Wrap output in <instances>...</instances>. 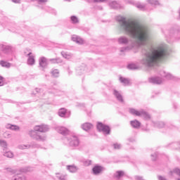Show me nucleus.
I'll use <instances>...</instances> for the list:
<instances>
[{
    "label": "nucleus",
    "instance_id": "nucleus-1",
    "mask_svg": "<svg viewBox=\"0 0 180 180\" xmlns=\"http://www.w3.org/2000/svg\"><path fill=\"white\" fill-rule=\"evenodd\" d=\"M116 20L119 22L120 30L134 40L129 46L120 48V53L130 51L134 46H143L141 53L145 57L141 63L146 67H154L169 57L171 49L168 45L161 44L153 47L147 44L151 39V31L148 27L134 20H127L122 16H117Z\"/></svg>",
    "mask_w": 180,
    "mask_h": 180
},
{
    "label": "nucleus",
    "instance_id": "nucleus-2",
    "mask_svg": "<svg viewBox=\"0 0 180 180\" xmlns=\"http://www.w3.org/2000/svg\"><path fill=\"white\" fill-rule=\"evenodd\" d=\"M49 127L45 124L36 125L34 127V130H30L28 131V134L30 137H32L34 140H37V141H45L46 136H41L37 131H39L40 133H46V131H49Z\"/></svg>",
    "mask_w": 180,
    "mask_h": 180
},
{
    "label": "nucleus",
    "instance_id": "nucleus-3",
    "mask_svg": "<svg viewBox=\"0 0 180 180\" xmlns=\"http://www.w3.org/2000/svg\"><path fill=\"white\" fill-rule=\"evenodd\" d=\"M63 141L70 147H78L79 146V139L75 136H66L63 139Z\"/></svg>",
    "mask_w": 180,
    "mask_h": 180
},
{
    "label": "nucleus",
    "instance_id": "nucleus-4",
    "mask_svg": "<svg viewBox=\"0 0 180 180\" xmlns=\"http://www.w3.org/2000/svg\"><path fill=\"white\" fill-rule=\"evenodd\" d=\"M0 50L4 54H13L15 51V48L11 45L0 44Z\"/></svg>",
    "mask_w": 180,
    "mask_h": 180
},
{
    "label": "nucleus",
    "instance_id": "nucleus-5",
    "mask_svg": "<svg viewBox=\"0 0 180 180\" xmlns=\"http://www.w3.org/2000/svg\"><path fill=\"white\" fill-rule=\"evenodd\" d=\"M97 129L98 131H103L104 134H110V127L108 125L103 124L102 122L98 123Z\"/></svg>",
    "mask_w": 180,
    "mask_h": 180
},
{
    "label": "nucleus",
    "instance_id": "nucleus-6",
    "mask_svg": "<svg viewBox=\"0 0 180 180\" xmlns=\"http://www.w3.org/2000/svg\"><path fill=\"white\" fill-rule=\"evenodd\" d=\"M49 65V59L44 56H41L39 59V67L41 68H46Z\"/></svg>",
    "mask_w": 180,
    "mask_h": 180
},
{
    "label": "nucleus",
    "instance_id": "nucleus-7",
    "mask_svg": "<svg viewBox=\"0 0 180 180\" xmlns=\"http://www.w3.org/2000/svg\"><path fill=\"white\" fill-rule=\"evenodd\" d=\"M148 82H150V84L160 85V84H162L163 80L161 77H153L148 79Z\"/></svg>",
    "mask_w": 180,
    "mask_h": 180
},
{
    "label": "nucleus",
    "instance_id": "nucleus-8",
    "mask_svg": "<svg viewBox=\"0 0 180 180\" xmlns=\"http://www.w3.org/2000/svg\"><path fill=\"white\" fill-rule=\"evenodd\" d=\"M118 43L126 46L130 43V39L126 36H121L118 38Z\"/></svg>",
    "mask_w": 180,
    "mask_h": 180
},
{
    "label": "nucleus",
    "instance_id": "nucleus-9",
    "mask_svg": "<svg viewBox=\"0 0 180 180\" xmlns=\"http://www.w3.org/2000/svg\"><path fill=\"white\" fill-rule=\"evenodd\" d=\"M56 130L58 133L63 134V136H67L68 134H70V130L64 127H58Z\"/></svg>",
    "mask_w": 180,
    "mask_h": 180
},
{
    "label": "nucleus",
    "instance_id": "nucleus-10",
    "mask_svg": "<svg viewBox=\"0 0 180 180\" xmlns=\"http://www.w3.org/2000/svg\"><path fill=\"white\" fill-rule=\"evenodd\" d=\"M27 64L28 65H34V56H33V53L32 52H30L28 54H27Z\"/></svg>",
    "mask_w": 180,
    "mask_h": 180
},
{
    "label": "nucleus",
    "instance_id": "nucleus-11",
    "mask_svg": "<svg viewBox=\"0 0 180 180\" xmlns=\"http://www.w3.org/2000/svg\"><path fill=\"white\" fill-rule=\"evenodd\" d=\"M127 3L130 4V5H134V6L141 11H144V8H146V5L141 4V3H134V1H128Z\"/></svg>",
    "mask_w": 180,
    "mask_h": 180
},
{
    "label": "nucleus",
    "instance_id": "nucleus-12",
    "mask_svg": "<svg viewBox=\"0 0 180 180\" xmlns=\"http://www.w3.org/2000/svg\"><path fill=\"white\" fill-rule=\"evenodd\" d=\"M102 171H103V167L102 166L96 165L92 169L94 175H99Z\"/></svg>",
    "mask_w": 180,
    "mask_h": 180
},
{
    "label": "nucleus",
    "instance_id": "nucleus-13",
    "mask_svg": "<svg viewBox=\"0 0 180 180\" xmlns=\"http://www.w3.org/2000/svg\"><path fill=\"white\" fill-rule=\"evenodd\" d=\"M113 95L115 96L116 99L119 101V102L123 103V96H122V94L120 93V91H117V90L113 91Z\"/></svg>",
    "mask_w": 180,
    "mask_h": 180
},
{
    "label": "nucleus",
    "instance_id": "nucleus-14",
    "mask_svg": "<svg viewBox=\"0 0 180 180\" xmlns=\"http://www.w3.org/2000/svg\"><path fill=\"white\" fill-rule=\"evenodd\" d=\"M160 75H161V77H164L167 79H172V78H174V76H172V75L167 73L165 70H161L160 72Z\"/></svg>",
    "mask_w": 180,
    "mask_h": 180
},
{
    "label": "nucleus",
    "instance_id": "nucleus-15",
    "mask_svg": "<svg viewBox=\"0 0 180 180\" xmlns=\"http://www.w3.org/2000/svg\"><path fill=\"white\" fill-rule=\"evenodd\" d=\"M130 124L134 129H140V127L141 126V123L137 120L130 121Z\"/></svg>",
    "mask_w": 180,
    "mask_h": 180
},
{
    "label": "nucleus",
    "instance_id": "nucleus-16",
    "mask_svg": "<svg viewBox=\"0 0 180 180\" xmlns=\"http://www.w3.org/2000/svg\"><path fill=\"white\" fill-rule=\"evenodd\" d=\"M72 40L77 44H84V39L77 35L72 37Z\"/></svg>",
    "mask_w": 180,
    "mask_h": 180
},
{
    "label": "nucleus",
    "instance_id": "nucleus-17",
    "mask_svg": "<svg viewBox=\"0 0 180 180\" xmlns=\"http://www.w3.org/2000/svg\"><path fill=\"white\" fill-rule=\"evenodd\" d=\"M92 127H94V126L92 125V124L89 122H86L82 124V129L85 131H88V130H91Z\"/></svg>",
    "mask_w": 180,
    "mask_h": 180
},
{
    "label": "nucleus",
    "instance_id": "nucleus-18",
    "mask_svg": "<svg viewBox=\"0 0 180 180\" xmlns=\"http://www.w3.org/2000/svg\"><path fill=\"white\" fill-rule=\"evenodd\" d=\"M129 113L134 116H141V110L139 111L134 108H129Z\"/></svg>",
    "mask_w": 180,
    "mask_h": 180
},
{
    "label": "nucleus",
    "instance_id": "nucleus-19",
    "mask_svg": "<svg viewBox=\"0 0 180 180\" xmlns=\"http://www.w3.org/2000/svg\"><path fill=\"white\" fill-rule=\"evenodd\" d=\"M124 176V172L123 171H117L115 174H114V178L115 179H120V178H122V176Z\"/></svg>",
    "mask_w": 180,
    "mask_h": 180
},
{
    "label": "nucleus",
    "instance_id": "nucleus-20",
    "mask_svg": "<svg viewBox=\"0 0 180 180\" xmlns=\"http://www.w3.org/2000/svg\"><path fill=\"white\" fill-rule=\"evenodd\" d=\"M141 117H144V119H146V120H150V119H151V116L150 115V114H148V112L144 111V110H141Z\"/></svg>",
    "mask_w": 180,
    "mask_h": 180
},
{
    "label": "nucleus",
    "instance_id": "nucleus-21",
    "mask_svg": "<svg viewBox=\"0 0 180 180\" xmlns=\"http://www.w3.org/2000/svg\"><path fill=\"white\" fill-rule=\"evenodd\" d=\"M120 82H121V84H123V85H124V86H127V85H129L130 84V80H129V79L123 77H120Z\"/></svg>",
    "mask_w": 180,
    "mask_h": 180
},
{
    "label": "nucleus",
    "instance_id": "nucleus-22",
    "mask_svg": "<svg viewBox=\"0 0 180 180\" xmlns=\"http://www.w3.org/2000/svg\"><path fill=\"white\" fill-rule=\"evenodd\" d=\"M49 61H50L51 64H61V63H63V60L60 58H51L49 59Z\"/></svg>",
    "mask_w": 180,
    "mask_h": 180
},
{
    "label": "nucleus",
    "instance_id": "nucleus-23",
    "mask_svg": "<svg viewBox=\"0 0 180 180\" xmlns=\"http://www.w3.org/2000/svg\"><path fill=\"white\" fill-rule=\"evenodd\" d=\"M61 56L64 58H66V60H70L71 58H72V54L68 52H65V51H62L61 52Z\"/></svg>",
    "mask_w": 180,
    "mask_h": 180
},
{
    "label": "nucleus",
    "instance_id": "nucleus-24",
    "mask_svg": "<svg viewBox=\"0 0 180 180\" xmlns=\"http://www.w3.org/2000/svg\"><path fill=\"white\" fill-rule=\"evenodd\" d=\"M6 129H10L11 130H13L14 131H18L19 130V127L18 125H13L11 124H8L6 126Z\"/></svg>",
    "mask_w": 180,
    "mask_h": 180
},
{
    "label": "nucleus",
    "instance_id": "nucleus-25",
    "mask_svg": "<svg viewBox=\"0 0 180 180\" xmlns=\"http://www.w3.org/2000/svg\"><path fill=\"white\" fill-rule=\"evenodd\" d=\"M109 6H110L112 9H119V8H120V4L116 1H111L109 3Z\"/></svg>",
    "mask_w": 180,
    "mask_h": 180
},
{
    "label": "nucleus",
    "instance_id": "nucleus-26",
    "mask_svg": "<svg viewBox=\"0 0 180 180\" xmlns=\"http://www.w3.org/2000/svg\"><path fill=\"white\" fill-rule=\"evenodd\" d=\"M18 148L19 150H29V148H32V145H23V144H20L18 146Z\"/></svg>",
    "mask_w": 180,
    "mask_h": 180
},
{
    "label": "nucleus",
    "instance_id": "nucleus-27",
    "mask_svg": "<svg viewBox=\"0 0 180 180\" xmlns=\"http://www.w3.org/2000/svg\"><path fill=\"white\" fill-rule=\"evenodd\" d=\"M67 169L70 171V172L74 173L78 171V167H77L75 165H69L67 167Z\"/></svg>",
    "mask_w": 180,
    "mask_h": 180
},
{
    "label": "nucleus",
    "instance_id": "nucleus-28",
    "mask_svg": "<svg viewBox=\"0 0 180 180\" xmlns=\"http://www.w3.org/2000/svg\"><path fill=\"white\" fill-rule=\"evenodd\" d=\"M11 180H26V177L22 174H15Z\"/></svg>",
    "mask_w": 180,
    "mask_h": 180
},
{
    "label": "nucleus",
    "instance_id": "nucleus-29",
    "mask_svg": "<svg viewBox=\"0 0 180 180\" xmlns=\"http://www.w3.org/2000/svg\"><path fill=\"white\" fill-rule=\"evenodd\" d=\"M0 65H1V67H4L5 68H11V63L4 60H0Z\"/></svg>",
    "mask_w": 180,
    "mask_h": 180
},
{
    "label": "nucleus",
    "instance_id": "nucleus-30",
    "mask_svg": "<svg viewBox=\"0 0 180 180\" xmlns=\"http://www.w3.org/2000/svg\"><path fill=\"white\" fill-rule=\"evenodd\" d=\"M51 72L55 78L60 77V71L57 69L52 70Z\"/></svg>",
    "mask_w": 180,
    "mask_h": 180
},
{
    "label": "nucleus",
    "instance_id": "nucleus-31",
    "mask_svg": "<svg viewBox=\"0 0 180 180\" xmlns=\"http://www.w3.org/2000/svg\"><path fill=\"white\" fill-rule=\"evenodd\" d=\"M65 113H67V110H65V108H60L58 111V115L60 117H64V116H65Z\"/></svg>",
    "mask_w": 180,
    "mask_h": 180
},
{
    "label": "nucleus",
    "instance_id": "nucleus-32",
    "mask_svg": "<svg viewBox=\"0 0 180 180\" xmlns=\"http://www.w3.org/2000/svg\"><path fill=\"white\" fill-rule=\"evenodd\" d=\"M70 20L72 21V23H73L74 25L79 23V20H78V18L75 15H72L70 17Z\"/></svg>",
    "mask_w": 180,
    "mask_h": 180
},
{
    "label": "nucleus",
    "instance_id": "nucleus-33",
    "mask_svg": "<svg viewBox=\"0 0 180 180\" xmlns=\"http://www.w3.org/2000/svg\"><path fill=\"white\" fill-rule=\"evenodd\" d=\"M4 156L7 158H13V153L12 151H6L4 153Z\"/></svg>",
    "mask_w": 180,
    "mask_h": 180
},
{
    "label": "nucleus",
    "instance_id": "nucleus-34",
    "mask_svg": "<svg viewBox=\"0 0 180 180\" xmlns=\"http://www.w3.org/2000/svg\"><path fill=\"white\" fill-rule=\"evenodd\" d=\"M127 68L129 70H138L139 66L134 63H131L128 65Z\"/></svg>",
    "mask_w": 180,
    "mask_h": 180
},
{
    "label": "nucleus",
    "instance_id": "nucleus-35",
    "mask_svg": "<svg viewBox=\"0 0 180 180\" xmlns=\"http://www.w3.org/2000/svg\"><path fill=\"white\" fill-rule=\"evenodd\" d=\"M0 146L3 148H4V151H5V148H7L8 147V143H6V141L0 140Z\"/></svg>",
    "mask_w": 180,
    "mask_h": 180
},
{
    "label": "nucleus",
    "instance_id": "nucleus-36",
    "mask_svg": "<svg viewBox=\"0 0 180 180\" xmlns=\"http://www.w3.org/2000/svg\"><path fill=\"white\" fill-rule=\"evenodd\" d=\"M155 127H158V129H162L164 126H165V124L164 122H158L155 124Z\"/></svg>",
    "mask_w": 180,
    "mask_h": 180
},
{
    "label": "nucleus",
    "instance_id": "nucleus-37",
    "mask_svg": "<svg viewBox=\"0 0 180 180\" xmlns=\"http://www.w3.org/2000/svg\"><path fill=\"white\" fill-rule=\"evenodd\" d=\"M148 4H150V5H153L154 6H157L158 5H160V3L157 0H148Z\"/></svg>",
    "mask_w": 180,
    "mask_h": 180
},
{
    "label": "nucleus",
    "instance_id": "nucleus-38",
    "mask_svg": "<svg viewBox=\"0 0 180 180\" xmlns=\"http://www.w3.org/2000/svg\"><path fill=\"white\" fill-rule=\"evenodd\" d=\"M113 148H115V150H120L122 148V144L117 143H114Z\"/></svg>",
    "mask_w": 180,
    "mask_h": 180
},
{
    "label": "nucleus",
    "instance_id": "nucleus-39",
    "mask_svg": "<svg viewBox=\"0 0 180 180\" xmlns=\"http://www.w3.org/2000/svg\"><path fill=\"white\" fill-rule=\"evenodd\" d=\"M56 178H58V179L59 180H66L65 179V176L63 175V174H56Z\"/></svg>",
    "mask_w": 180,
    "mask_h": 180
},
{
    "label": "nucleus",
    "instance_id": "nucleus-40",
    "mask_svg": "<svg viewBox=\"0 0 180 180\" xmlns=\"http://www.w3.org/2000/svg\"><path fill=\"white\" fill-rule=\"evenodd\" d=\"M31 2H34V1H37L38 4H45V2H47L49 0H30Z\"/></svg>",
    "mask_w": 180,
    "mask_h": 180
},
{
    "label": "nucleus",
    "instance_id": "nucleus-41",
    "mask_svg": "<svg viewBox=\"0 0 180 180\" xmlns=\"http://www.w3.org/2000/svg\"><path fill=\"white\" fill-rule=\"evenodd\" d=\"M89 2H106L108 0H87Z\"/></svg>",
    "mask_w": 180,
    "mask_h": 180
},
{
    "label": "nucleus",
    "instance_id": "nucleus-42",
    "mask_svg": "<svg viewBox=\"0 0 180 180\" xmlns=\"http://www.w3.org/2000/svg\"><path fill=\"white\" fill-rule=\"evenodd\" d=\"M31 147L32 148H40V145L37 144V143H33L31 145Z\"/></svg>",
    "mask_w": 180,
    "mask_h": 180
},
{
    "label": "nucleus",
    "instance_id": "nucleus-43",
    "mask_svg": "<svg viewBox=\"0 0 180 180\" xmlns=\"http://www.w3.org/2000/svg\"><path fill=\"white\" fill-rule=\"evenodd\" d=\"M4 85V77L0 76V86H3Z\"/></svg>",
    "mask_w": 180,
    "mask_h": 180
},
{
    "label": "nucleus",
    "instance_id": "nucleus-44",
    "mask_svg": "<svg viewBox=\"0 0 180 180\" xmlns=\"http://www.w3.org/2000/svg\"><path fill=\"white\" fill-rule=\"evenodd\" d=\"M153 161H155V159L157 158V154L151 155Z\"/></svg>",
    "mask_w": 180,
    "mask_h": 180
},
{
    "label": "nucleus",
    "instance_id": "nucleus-45",
    "mask_svg": "<svg viewBox=\"0 0 180 180\" xmlns=\"http://www.w3.org/2000/svg\"><path fill=\"white\" fill-rule=\"evenodd\" d=\"M6 171H7L8 172H12V173L15 172V170L13 169L12 168H7V169H6Z\"/></svg>",
    "mask_w": 180,
    "mask_h": 180
},
{
    "label": "nucleus",
    "instance_id": "nucleus-46",
    "mask_svg": "<svg viewBox=\"0 0 180 180\" xmlns=\"http://www.w3.org/2000/svg\"><path fill=\"white\" fill-rule=\"evenodd\" d=\"M12 2H13L14 4H19V2H20V0H12Z\"/></svg>",
    "mask_w": 180,
    "mask_h": 180
},
{
    "label": "nucleus",
    "instance_id": "nucleus-47",
    "mask_svg": "<svg viewBox=\"0 0 180 180\" xmlns=\"http://www.w3.org/2000/svg\"><path fill=\"white\" fill-rule=\"evenodd\" d=\"M129 141H131V143H133V141H134V139H129Z\"/></svg>",
    "mask_w": 180,
    "mask_h": 180
},
{
    "label": "nucleus",
    "instance_id": "nucleus-48",
    "mask_svg": "<svg viewBox=\"0 0 180 180\" xmlns=\"http://www.w3.org/2000/svg\"><path fill=\"white\" fill-rule=\"evenodd\" d=\"M35 91H36V92L39 93V92H40V89H36Z\"/></svg>",
    "mask_w": 180,
    "mask_h": 180
},
{
    "label": "nucleus",
    "instance_id": "nucleus-49",
    "mask_svg": "<svg viewBox=\"0 0 180 180\" xmlns=\"http://www.w3.org/2000/svg\"><path fill=\"white\" fill-rule=\"evenodd\" d=\"M89 165H91V161H89Z\"/></svg>",
    "mask_w": 180,
    "mask_h": 180
},
{
    "label": "nucleus",
    "instance_id": "nucleus-50",
    "mask_svg": "<svg viewBox=\"0 0 180 180\" xmlns=\"http://www.w3.org/2000/svg\"><path fill=\"white\" fill-rule=\"evenodd\" d=\"M65 1H68V2H70V1H71V0H65Z\"/></svg>",
    "mask_w": 180,
    "mask_h": 180
},
{
    "label": "nucleus",
    "instance_id": "nucleus-51",
    "mask_svg": "<svg viewBox=\"0 0 180 180\" xmlns=\"http://www.w3.org/2000/svg\"><path fill=\"white\" fill-rule=\"evenodd\" d=\"M178 180H180V179H179Z\"/></svg>",
    "mask_w": 180,
    "mask_h": 180
}]
</instances>
